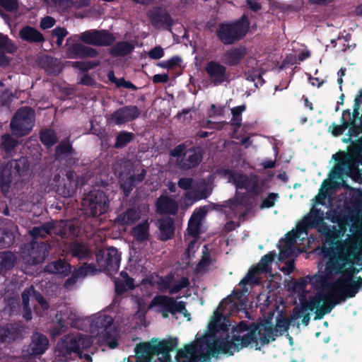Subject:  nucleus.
Instances as JSON below:
<instances>
[{
	"mask_svg": "<svg viewBox=\"0 0 362 362\" xmlns=\"http://www.w3.org/2000/svg\"><path fill=\"white\" fill-rule=\"evenodd\" d=\"M232 332L237 334L247 332L242 336L233 334L230 340L223 339L225 342L229 343V348L233 353L250 346L255 347V350L260 351L262 346L269 344L274 341L276 337V329L267 320L252 322L242 320L233 327Z\"/></svg>",
	"mask_w": 362,
	"mask_h": 362,
	"instance_id": "f257e3e1",
	"label": "nucleus"
},
{
	"mask_svg": "<svg viewBox=\"0 0 362 362\" xmlns=\"http://www.w3.org/2000/svg\"><path fill=\"white\" fill-rule=\"evenodd\" d=\"M158 339H156L155 341ZM178 341L177 338H168L154 344L153 339L151 342H142L135 347L136 362H151L153 356L161 355L158 357L160 362H172L170 352L177 347Z\"/></svg>",
	"mask_w": 362,
	"mask_h": 362,
	"instance_id": "f03ea898",
	"label": "nucleus"
},
{
	"mask_svg": "<svg viewBox=\"0 0 362 362\" xmlns=\"http://www.w3.org/2000/svg\"><path fill=\"white\" fill-rule=\"evenodd\" d=\"M250 23L247 15L228 23H221L216 30L218 39L225 45H233L243 40L250 30Z\"/></svg>",
	"mask_w": 362,
	"mask_h": 362,
	"instance_id": "7ed1b4c3",
	"label": "nucleus"
},
{
	"mask_svg": "<svg viewBox=\"0 0 362 362\" xmlns=\"http://www.w3.org/2000/svg\"><path fill=\"white\" fill-rule=\"evenodd\" d=\"M206 352L202 351L201 347L193 342L187 344L182 349L178 350V355L182 358H188V355L196 357L197 362H211V357H217L219 353L233 355V351L229 348V343L223 339L216 341L214 343H208Z\"/></svg>",
	"mask_w": 362,
	"mask_h": 362,
	"instance_id": "20e7f679",
	"label": "nucleus"
},
{
	"mask_svg": "<svg viewBox=\"0 0 362 362\" xmlns=\"http://www.w3.org/2000/svg\"><path fill=\"white\" fill-rule=\"evenodd\" d=\"M320 249L325 257H329L328 260L341 259L345 263L362 265V253L356 251V243L350 235H348L345 240H341L337 243L336 251H334L332 247H327L325 245L322 246Z\"/></svg>",
	"mask_w": 362,
	"mask_h": 362,
	"instance_id": "39448f33",
	"label": "nucleus"
},
{
	"mask_svg": "<svg viewBox=\"0 0 362 362\" xmlns=\"http://www.w3.org/2000/svg\"><path fill=\"white\" fill-rule=\"evenodd\" d=\"M220 173L228 177V182L233 183L237 189L247 190L250 196H259L263 190L265 180L259 182L258 176L255 174L247 176L229 168L221 169Z\"/></svg>",
	"mask_w": 362,
	"mask_h": 362,
	"instance_id": "423d86ee",
	"label": "nucleus"
},
{
	"mask_svg": "<svg viewBox=\"0 0 362 362\" xmlns=\"http://www.w3.org/2000/svg\"><path fill=\"white\" fill-rule=\"evenodd\" d=\"M332 159L336 163L330 174L332 178H341L344 174L354 180H357L361 177V173L356 163L360 159L354 155L349 151H339L332 156Z\"/></svg>",
	"mask_w": 362,
	"mask_h": 362,
	"instance_id": "0eeeda50",
	"label": "nucleus"
},
{
	"mask_svg": "<svg viewBox=\"0 0 362 362\" xmlns=\"http://www.w3.org/2000/svg\"><path fill=\"white\" fill-rule=\"evenodd\" d=\"M108 208V198L100 189L90 191L81 202V211L86 217H98L106 213Z\"/></svg>",
	"mask_w": 362,
	"mask_h": 362,
	"instance_id": "6e6552de",
	"label": "nucleus"
},
{
	"mask_svg": "<svg viewBox=\"0 0 362 362\" xmlns=\"http://www.w3.org/2000/svg\"><path fill=\"white\" fill-rule=\"evenodd\" d=\"M328 291L331 296L336 297L341 303L347 298L356 296L359 291H362V277L357 276L351 279L346 276L344 279H336L327 284Z\"/></svg>",
	"mask_w": 362,
	"mask_h": 362,
	"instance_id": "1a4fd4ad",
	"label": "nucleus"
},
{
	"mask_svg": "<svg viewBox=\"0 0 362 362\" xmlns=\"http://www.w3.org/2000/svg\"><path fill=\"white\" fill-rule=\"evenodd\" d=\"M35 122V112L30 107L19 108L10 122L12 134L16 137L27 136L32 131Z\"/></svg>",
	"mask_w": 362,
	"mask_h": 362,
	"instance_id": "9d476101",
	"label": "nucleus"
},
{
	"mask_svg": "<svg viewBox=\"0 0 362 362\" xmlns=\"http://www.w3.org/2000/svg\"><path fill=\"white\" fill-rule=\"evenodd\" d=\"M90 345V339L83 334L77 337L65 336L56 346V353L60 358H69L72 353L81 354V349Z\"/></svg>",
	"mask_w": 362,
	"mask_h": 362,
	"instance_id": "9b49d317",
	"label": "nucleus"
},
{
	"mask_svg": "<svg viewBox=\"0 0 362 362\" xmlns=\"http://www.w3.org/2000/svg\"><path fill=\"white\" fill-rule=\"evenodd\" d=\"M150 305L151 307H159L163 318L168 317L169 313L173 315L177 313L182 314L185 317L190 316L185 301H177L173 297L166 295L156 296L152 299Z\"/></svg>",
	"mask_w": 362,
	"mask_h": 362,
	"instance_id": "f8f14e48",
	"label": "nucleus"
},
{
	"mask_svg": "<svg viewBox=\"0 0 362 362\" xmlns=\"http://www.w3.org/2000/svg\"><path fill=\"white\" fill-rule=\"evenodd\" d=\"M48 255L47 245L44 242L33 240L21 247V258L25 264L30 266L42 263Z\"/></svg>",
	"mask_w": 362,
	"mask_h": 362,
	"instance_id": "ddd939ff",
	"label": "nucleus"
},
{
	"mask_svg": "<svg viewBox=\"0 0 362 362\" xmlns=\"http://www.w3.org/2000/svg\"><path fill=\"white\" fill-rule=\"evenodd\" d=\"M120 261V253L114 247L101 249L96 253V262L99 270L110 274L117 272Z\"/></svg>",
	"mask_w": 362,
	"mask_h": 362,
	"instance_id": "4468645a",
	"label": "nucleus"
},
{
	"mask_svg": "<svg viewBox=\"0 0 362 362\" xmlns=\"http://www.w3.org/2000/svg\"><path fill=\"white\" fill-rule=\"evenodd\" d=\"M79 39L86 45L100 47L112 45L115 36L107 30L90 29L80 34Z\"/></svg>",
	"mask_w": 362,
	"mask_h": 362,
	"instance_id": "2eb2a0df",
	"label": "nucleus"
},
{
	"mask_svg": "<svg viewBox=\"0 0 362 362\" xmlns=\"http://www.w3.org/2000/svg\"><path fill=\"white\" fill-rule=\"evenodd\" d=\"M333 222L338 224L339 229H334L332 231L339 240L344 235L351 223H352L350 227V231L351 233H355L360 227V220L358 213L354 211L339 213V214L334 217Z\"/></svg>",
	"mask_w": 362,
	"mask_h": 362,
	"instance_id": "dca6fc26",
	"label": "nucleus"
},
{
	"mask_svg": "<svg viewBox=\"0 0 362 362\" xmlns=\"http://www.w3.org/2000/svg\"><path fill=\"white\" fill-rule=\"evenodd\" d=\"M77 153L73 148L70 136L62 140L54 149V158L58 161H64L67 165L76 163Z\"/></svg>",
	"mask_w": 362,
	"mask_h": 362,
	"instance_id": "f3484780",
	"label": "nucleus"
},
{
	"mask_svg": "<svg viewBox=\"0 0 362 362\" xmlns=\"http://www.w3.org/2000/svg\"><path fill=\"white\" fill-rule=\"evenodd\" d=\"M204 69L211 82L215 86L227 81L230 76V74L227 71V68L215 60L208 62L205 65Z\"/></svg>",
	"mask_w": 362,
	"mask_h": 362,
	"instance_id": "a211bd4d",
	"label": "nucleus"
},
{
	"mask_svg": "<svg viewBox=\"0 0 362 362\" xmlns=\"http://www.w3.org/2000/svg\"><path fill=\"white\" fill-rule=\"evenodd\" d=\"M77 178V175L74 170H68L66 173V178L62 179L56 185L57 193L64 197H72L78 185Z\"/></svg>",
	"mask_w": 362,
	"mask_h": 362,
	"instance_id": "6ab92c4d",
	"label": "nucleus"
},
{
	"mask_svg": "<svg viewBox=\"0 0 362 362\" xmlns=\"http://www.w3.org/2000/svg\"><path fill=\"white\" fill-rule=\"evenodd\" d=\"M141 110L136 105H126L117 109L111 115L113 122L117 125L132 122L139 117Z\"/></svg>",
	"mask_w": 362,
	"mask_h": 362,
	"instance_id": "aec40b11",
	"label": "nucleus"
},
{
	"mask_svg": "<svg viewBox=\"0 0 362 362\" xmlns=\"http://www.w3.org/2000/svg\"><path fill=\"white\" fill-rule=\"evenodd\" d=\"M149 18L152 25L156 28H165L171 30L173 20L168 11L161 7H156L149 13Z\"/></svg>",
	"mask_w": 362,
	"mask_h": 362,
	"instance_id": "412c9836",
	"label": "nucleus"
},
{
	"mask_svg": "<svg viewBox=\"0 0 362 362\" xmlns=\"http://www.w3.org/2000/svg\"><path fill=\"white\" fill-rule=\"evenodd\" d=\"M328 296L323 295L320 293H317L314 296H311L309 300H301L300 304L301 308L300 309L295 308L293 311V317L298 319L303 315V312L305 310L313 311L314 309H317L322 303H325Z\"/></svg>",
	"mask_w": 362,
	"mask_h": 362,
	"instance_id": "4be33fe9",
	"label": "nucleus"
},
{
	"mask_svg": "<svg viewBox=\"0 0 362 362\" xmlns=\"http://www.w3.org/2000/svg\"><path fill=\"white\" fill-rule=\"evenodd\" d=\"M49 344L48 339L43 334L35 332L32 335L31 342L27 352L30 358H35L45 353Z\"/></svg>",
	"mask_w": 362,
	"mask_h": 362,
	"instance_id": "5701e85b",
	"label": "nucleus"
},
{
	"mask_svg": "<svg viewBox=\"0 0 362 362\" xmlns=\"http://www.w3.org/2000/svg\"><path fill=\"white\" fill-rule=\"evenodd\" d=\"M98 54L96 49L81 43H74L66 49V55L69 59L94 58Z\"/></svg>",
	"mask_w": 362,
	"mask_h": 362,
	"instance_id": "b1692460",
	"label": "nucleus"
},
{
	"mask_svg": "<svg viewBox=\"0 0 362 362\" xmlns=\"http://www.w3.org/2000/svg\"><path fill=\"white\" fill-rule=\"evenodd\" d=\"M346 264H354L353 263H345L341 259L328 260L326 264V272L327 274H341L337 279H344L349 276L351 279H356L354 277V272L351 268L346 269Z\"/></svg>",
	"mask_w": 362,
	"mask_h": 362,
	"instance_id": "393cba45",
	"label": "nucleus"
},
{
	"mask_svg": "<svg viewBox=\"0 0 362 362\" xmlns=\"http://www.w3.org/2000/svg\"><path fill=\"white\" fill-rule=\"evenodd\" d=\"M23 327L19 323H8L0 326V343L12 342L22 337Z\"/></svg>",
	"mask_w": 362,
	"mask_h": 362,
	"instance_id": "a878e982",
	"label": "nucleus"
},
{
	"mask_svg": "<svg viewBox=\"0 0 362 362\" xmlns=\"http://www.w3.org/2000/svg\"><path fill=\"white\" fill-rule=\"evenodd\" d=\"M247 54V49L244 45L232 47L226 51L223 55V62L228 66H236Z\"/></svg>",
	"mask_w": 362,
	"mask_h": 362,
	"instance_id": "bb28decb",
	"label": "nucleus"
},
{
	"mask_svg": "<svg viewBox=\"0 0 362 362\" xmlns=\"http://www.w3.org/2000/svg\"><path fill=\"white\" fill-rule=\"evenodd\" d=\"M187 157L179 163L182 169L189 170L199 165L203 158L202 150L199 147H192L186 151Z\"/></svg>",
	"mask_w": 362,
	"mask_h": 362,
	"instance_id": "cd10ccee",
	"label": "nucleus"
},
{
	"mask_svg": "<svg viewBox=\"0 0 362 362\" xmlns=\"http://www.w3.org/2000/svg\"><path fill=\"white\" fill-rule=\"evenodd\" d=\"M146 170L142 168L141 173L137 175H132L120 181V188L123 191L124 196L128 197L133 189L141 182L146 177Z\"/></svg>",
	"mask_w": 362,
	"mask_h": 362,
	"instance_id": "c85d7f7f",
	"label": "nucleus"
},
{
	"mask_svg": "<svg viewBox=\"0 0 362 362\" xmlns=\"http://www.w3.org/2000/svg\"><path fill=\"white\" fill-rule=\"evenodd\" d=\"M17 47L12 40L6 35L0 33V66H6L10 64V58L6 56V53L13 54Z\"/></svg>",
	"mask_w": 362,
	"mask_h": 362,
	"instance_id": "c756f323",
	"label": "nucleus"
},
{
	"mask_svg": "<svg viewBox=\"0 0 362 362\" xmlns=\"http://www.w3.org/2000/svg\"><path fill=\"white\" fill-rule=\"evenodd\" d=\"M157 211L160 214L175 215L178 210L177 202L168 196H160L156 203Z\"/></svg>",
	"mask_w": 362,
	"mask_h": 362,
	"instance_id": "7c9ffc66",
	"label": "nucleus"
},
{
	"mask_svg": "<svg viewBox=\"0 0 362 362\" xmlns=\"http://www.w3.org/2000/svg\"><path fill=\"white\" fill-rule=\"evenodd\" d=\"M41 66L49 75L57 76L63 69L62 63L57 59L49 55H45L40 59Z\"/></svg>",
	"mask_w": 362,
	"mask_h": 362,
	"instance_id": "2f4dec72",
	"label": "nucleus"
},
{
	"mask_svg": "<svg viewBox=\"0 0 362 362\" xmlns=\"http://www.w3.org/2000/svg\"><path fill=\"white\" fill-rule=\"evenodd\" d=\"M140 217V210L132 207L119 214L116 218L115 221L120 226H130L135 223Z\"/></svg>",
	"mask_w": 362,
	"mask_h": 362,
	"instance_id": "473e14b6",
	"label": "nucleus"
},
{
	"mask_svg": "<svg viewBox=\"0 0 362 362\" xmlns=\"http://www.w3.org/2000/svg\"><path fill=\"white\" fill-rule=\"evenodd\" d=\"M113 318L107 315H101L93 319L90 327L96 330L98 333L108 334L113 325Z\"/></svg>",
	"mask_w": 362,
	"mask_h": 362,
	"instance_id": "72a5a7b5",
	"label": "nucleus"
},
{
	"mask_svg": "<svg viewBox=\"0 0 362 362\" xmlns=\"http://www.w3.org/2000/svg\"><path fill=\"white\" fill-rule=\"evenodd\" d=\"M159 240L167 241L172 239L175 235V222L173 218L165 217L159 222Z\"/></svg>",
	"mask_w": 362,
	"mask_h": 362,
	"instance_id": "f704fd0d",
	"label": "nucleus"
},
{
	"mask_svg": "<svg viewBox=\"0 0 362 362\" xmlns=\"http://www.w3.org/2000/svg\"><path fill=\"white\" fill-rule=\"evenodd\" d=\"M44 270L49 274H62L64 276H66L71 272V266L64 259H59L47 264Z\"/></svg>",
	"mask_w": 362,
	"mask_h": 362,
	"instance_id": "c9c22d12",
	"label": "nucleus"
},
{
	"mask_svg": "<svg viewBox=\"0 0 362 362\" xmlns=\"http://www.w3.org/2000/svg\"><path fill=\"white\" fill-rule=\"evenodd\" d=\"M18 140L13 138L10 134L6 133L1 136L0 148L4 151L8 157H12L18 146Z\"/></svg>",
	"mask_w": 362,
	"mask_h": 362,
	"instance_id": "e433bc0d",
	"label": "nucleus"
},
{
	"mask_svg": "<svg viewBox=\"0 0 362 362\" xmlns=\"http://www.w3.org/2000/svg\"><path fill=\"white\" fill-rule=\"evenodd\" d=\"M17 261L16 255L9 250L0 252V274H6L15 266Z\"/></svg>",
	"mask_w": 362,
	"mask_h": 362,
	"instance_id": "4c0bfd02",
	"label": "nucleus"
},
{
	"mask_svg": "<svg viewBox=\"0 0 362 362\" xmlns=\"http://www.w3.org/2000/svg\"><path fill=\"white\" fill-rule=\"evenodd\" d=\"M20 37L28 42H42L45 41L43 35L36 28L30 25L24 26L19 32Z\"/></svg>",
	"mask_w": 362,
	"mask_h": 362,
	"instance_id": "58836bf2",
	"label": "nucleus"
},
{
	"mask_svg": "<svg viewBox=\"0 0 362 362\" xmlns=\"http://www.w3.org/2000/svg\"><path fill=\"white\" fill-rule=\"evenodd\" d=\"M67 250L73 257H76L80 260L86 259L90 255V250L88 246L84 243L77 240L70 243Z\"/></svg>",
	"mask_w": 362,
	"mask_h": 362,
	"instance_id": "ea45409f",
	"label": "nucleus"
},
{
	"mask_svg": "<svg viewBox=\"0 0 362 362\" xmlns=\"http://www.w3.org/2000/svg\"><path fill=\"white\" fill-rule=\"evenodd\" d=\"M341 302L336 298L331 296L328 291V298H326L325 303H322L320 306L315 310V315L314 320H320L323 317L329 313L334 306Z\"/></svg>",
	"mask_w": 362,
	"mask_h": 362,
	"instance_id": "a19ab883",
	"label": "nucleus"
},
{
	"mask_svg": "<svg viewBox=\"0 0 362 362\" xmlns=\"http://www.w3.org/2000/svg\"><path fill=\"white\" fill-rule=\"evenodd\" d=\"M134 49V45L128 41L116 42L110 49V54L115 57H125Z\"/></svg>",
	"mask_w": 362,
	"mask_h": 362,
	"instance_id": "79ce46f5",
	"label": "nucleus"
},
{
	"mask_svg": "<svg viewBox=\"0 0 362 362\" xmlns=\"http://www.w3.org/2000/svg\"><path fill=\"white\" fill-rule=\"evenodd\" d=\"M132 235L134 238L140 243L144 242L149 237V223L147 220L139 223L132 230Z\"/></svg>",
	"mask_w": 362,
	"mask_h": 362,
	"instance_id": "37998d69",
	"label": "nucleus"
},
{
	"mask_svg": "<svg viewBox=\"0 0 362 362\" xmlns=\"http://www.w3.org/2000/svg\"><path fill=\"white\" fill-rule=\"evenodd\" d=\"M58 230L54 233L63 238L74 237L78 235V228L71 221H62L59 224Z\"/></svg>",
	"mask_w": 362,
	"mask_h": 362,
	"instance_id": "c03bdc74",
	"label": "nucleus"
},
{
	"mask_svg": "<svg viewBox=\"0 0 362 362\" xmlns=\"http://www.w3.org/2000/svg\"><path fill=\"white\" fill-rule=\"evenodd\" d=\"M349 115V109L343 110L340 119L341 124H337L335 122H332L328 128V132H330L334 136L337 137L341 136L349 126V124H347V121H346V116Z\"/></svg>",
	"mask_w": 362,
	"mask_h": 362,
	"instance_id": "a18cd8bd",
	"label": "nucleus"
},
{
	"mask_svg": "<svg viewBox=\"0 0 362 362\" xmlns=\"http://www.w3.org/2000/svg\"><path fill=\"white\" fill-rule=\"evenodd\" d=\"M40 139L47 148H50L58 141L56 132L52 129H45L40 132Z\"/></svg>",
	"mask_w": 362,
	"mask_h": 362,
	"instance_id": "49530a36",
	"label": "nucleus"
},
{
	"mask_svg": "<svg viewBox=\"0 0 362 362\" xmlns=\"http://www.w3.org/2000/svg\"><path fill=\"white\" fill-rule=\"evenodd\" d=\"M263 273L262 271H260L259 268L257 267V266H255L251 267L247 274L240 280L239 282V285L240 286H244L247 284H258L259 279L257 277V275Z\"/></svg>",
	"mask_w": 362,
	"mask_h": 362,
	"instance_id": "de8ad7c7",
	"label": "nucleus"
},
{
	"mask_svg": "<svg viewBox=\"0 0 362 362\" xmlns=\"http://www.w3.org/2000/svg\"><path fill=\"white\" fill-rule=\"evenodd\" d=\"M134 139V134L127 131H120L116 136L113 147L115 148H122Z\"/></svg>",
	"mask_w": 362,
	"mask_h": 362,
	"instance_id": "09e8293b",
	"label": "nucleus"
},
{
	"mask_svg": "<svg viewBox=\"0 0 362 362\" xmlns=\"http://www.w3.org/2000/svg\"><path fill=\"white\" fill-rule=\"evenodd\" d=\"M312 228H316L317 226L324 223L323 212L317 209H313L310 214L305 217Z\"/></svg>",
	"mask_w": 362,
	"mask_h": 362,
	"instance_id": "8fccbe9b",
	"label": "nucleus"
},
{
	"mask_svg": "<svg viewBox=\"0 0 362 362\" xmlns=\"http://www.w3.org/2000/svg\"><path fill=\"white\" fill-rule=\"evenodd\" d=\"M11 165L16 170L19 175L22 176L24 175L29 169L30 164L26 157L21 156L18 159L12 160Z\"/></svg>",
	"mask_w": 362,
	"mask_h": 362,
	"instance_id": "3c124183",
	"label": "nucleus"
},
{
	"mask_svg": "<svg viewBox=\"0 0 362 362\" xmlns=\"http://www.w3.org/2000/svg\"><path fill=\"white\" fill-rule=\"evenodd\" d=\"M246 105H241L234 107L231 109L232 118L230 120L231 125L235 129H239L242 125V113L245 111Z\"/></svg>",
	"mask_w": 362,
	"mask_h": 362,
	"instance_id": "603ef678",
	"label": "nucleus"
},
{
	"mask_svg": "<svg viewBox=\"0 0 362 362\" xmlns=\"http://www.w3.org/2000/svg\"><path fill=\"white\" fill-rule=\"evenodd\" d=\"M11 182L12 176L11 172L6 169L0 171V188L4 194L9 192Z\"/></svg>",
	"mask_w": 362,
	"mask_h": 362,
	"instance_id": "864d4df0",
	"label": "nucleus"
},
{
	"mask_svg": "<svg viewBox=\"0 0 362 362\" xmlns=\"http://www.w3.org/2000/svg\"><path fill=\"white\" fill-rule=\"evenodd\" d=\"M83 270H84L83 268L78 267L72 272L71 276L64 284L66 289H71L79 279L85 277V272Z\"/></svg>",
	"mask_w": 362,
	"mask_h": 362,
	"instance_id": "5fc2aeb1",
	"label": "nucleus"
},
{
	"mask_svg": "<svg viewBox=\"0 0 362 362\" xmlns=\"http://www.w3.org/2000/svg\"><path fill=\"white\" fill-rule=\"evenodd\" d=\"M276 256V254L275 252H269L261 258L257 264V267H259L260 271L262 272H267L269 270L270 265L274 262Z\"/></svg>",
	"mask_w": 362,
	"mask_h": 362,
	"instance_id": "6e6d98bb",
	"label": "nucleus"
},
{
	"mask_svg": "<svg viewBox=\"0 0 362 362\" xmlns=\"http://www.w3.org/2000/svg\"><path fill=\"white\" fill-rule=\"evenodd\" d=\"M14 241V235L12 232L0 228V248L10 247Z\"/></svg>",
	"mask_w": 362,
	"mask_h": 362,
	"instance_id": "4d7b16f0",
	"label": "nucleus"
},
{
	"mask_svg": "<svg viewBox=\"0 0 362 362\" xmlns=\"http://www.w3.org/2000/svg\"><path fill=\"white\" fill-rule=\"evenodd\" d=\"M205 250L203 251V255L202 257V259L198 262L196 267V271L197 272H206L208 269V267L211 264L212 259L207 252V249L206 246H204Z\"/></svg>",
	"mask_w": 362,
	"mask_h": 362,
	"instance_id": "13d9d810",
	"label": "nucleus"
},
{
	"mask_svg": "<svg viewBox=\"0 0 362 362\" xmlns=\"http://www.w3.org/2000/svg\"><path fill=\"white\" fill-rule=\"evenodd\" d=\"M211 192L206 187H204L200 190L195 191L194 194L192 195L191 192H187L185 193V196L187 199L193 200L194 202H197L201 199H206Z\"/></svg>",
	"mask_w": 362,
	"mask_h": 362,
	"instance_id": "bf43d9fd",
	"label": "nucleus"
},
{
	"mask_svg": "<svg viewBox=\"0 0 362 362\" xmlns=\"http://www.w3.org/2000/svg\"><path fill=\"white\" fill-rule=\"evenodd\" d=\"M174 279V276L172 274H168L165 276H160L156 282L158 288L161 292L166 291L170 288V284H172Z\"/></svg>",
	"mask_w": 362,
	"mask_h": 362,
	"instance_id": "052dcab7",
	"label": "nucleus"
},
{
	"mask_svg": "<svg viewBox=\"0 0 362 362\" xmlns=\"http://www.w3.org/2000/svg\"><path fill=\"white\" fill-rule=\"evenodd\" d=\"M279 198V195L278 193L275 192H269L267 196L262 199L259 208L262 209H269L272 208L275 205L276 202Z\"/></svg>",
	"mask_w": 362,
	"mask_h": 362,
	"instance_id": "680f3d73",
	"label": "nucleus"
},
{
	"mask_svg": "<svg viewBox=\"0 0 362 362\" xmlns=\"http://www.w3.org/2000/svg\"><path fill=\"white\" fill-rule=\"evenodd\" d=\"M100 65V61L96 62H73L72 66L79 69L82 72H86L88 70Z\"/></svg>",
	"mask_w": 362,
	"mask_h": 362,
	"instance_id": "e2e57ef3",
	"label": "nucleus"
},
{
	"mask_svg": "<svg viewBox=\"0 0 362 362\" xmlns=\"http://www.w3.org/2000/svg\"><path fill=\"white\" fill-rule=\"evenodd\" d=\"M56 324L53 327V333L54 335H60L66 331L67 323L58 313L56 315Z\"/></svg>",
	"mask_w": 362,
	"mask_h": 362,
	"instance_id": "0e129e2a",
	"label": "nucleus"
},
{
	"mask_svg": "<svg viewBox=\"0 0 362 362\" xmlns=\"http://www.w3.org/2000/svg\"><path fill=\"white\" fill-rule=\"evenodd\" d=\"M347 151L354 155L359 159L362 158V137L356 140L347 148Z\"/></svg>",
	"mask_w": 362,
	"mask_h": 362,
	"instance_id": "69168bd1",
	"label": "nucleus"
},
{
	"mask_svg": "<svg viewBox=\"0 0 362 362\" xmlns=\"http://www.w3.org/2000/svg\"><path fill=\"white\" fill-rule=\"evenodd\" d=\"M347 124H349L347 133L348 136L356 137L362 134V122H359L358 124V122H356L347 121Z\"/></svg>",
	"mask_w": 362,
	"mask_h": 362,
	"instance_id": "338daca9",
	"label": "nucleus"
},
{
	"mask_svg": "<svg viewBox=\"0 0 362 362\" xmlns=\"http://www.w3.org/2000/svg\"><path fill=\"white\" fill-rule=\"evenodd\" d=\"M189 285V280L187 277L182 276L176 282L169 290L170 294H175L180 291L182 288H187Z\"/></svg>",
	"mask_w": 362,
	"mask_h": 362,
	"instance_id": "774afa93",
	"label": "nucleus"
}]
</instances>
